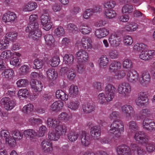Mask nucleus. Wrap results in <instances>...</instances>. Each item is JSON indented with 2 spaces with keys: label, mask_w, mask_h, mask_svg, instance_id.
<instances>
[{
  "label": "nucleus",
  "mask_w": 155,
  "mask_h": 155,
  "mask_svg": "<svg viewBox=\"0 0 155 155\" xmlns=\"http://www.w3.org/2000/svg\"><path fill=\"white\" fill-rule=\"evenodd\" d=\"M37 18V15H31L29 18V24L25 28V31L29 32V37L34 40H36L41 38L42 34L39 28V24L36 22Z\"/></svg>",
  "instance_id": "1"
},
{
  "label": "nucleus",
  "mask_w": 155,
  "mask_h": 155,
  "mask_svg": "<svg viewBox=\"0 0 155 155\" xmlns=\"http://www.w3.org/2000/svg\"><path fill=\"white\" fill-rule=\"evenodd\" d=\"M118 94L124 98L128 97L132 91L130 84L127 82H124L119 84L117 87Z\"/></svg>",
  "instance_id": "2"
},
{
  "label": "nucleus",
  "mask_w": 155,
  "mask_h": 155,
  "mask_svg": "<svg viewBox=\"0 0 155 155\" xmlns=\"http://www.w3.org/2000/svg\"><path fill=\"white\" fill-rule=\"evenodd\" d=\"M2 19L3 21L5 23L15 24L17 21L16 14L10 11L5 13L2 15Z\"/></svg>",
  "instance_id": "3"
},
{
  "label": "nucleus",
  "mask_w": 155,
  "mask_h": 155,
  "mask_svg": "<svg viewBox=\"0 0 155 155\" xmlns=\"http://www.w3.org/2000/svg\"><path fill=\"white\" fill-rule=\"evenodd\" d=\"M0 104L8 111L11 110L16 105L15 101L11 100L8 97L3 98L0 101Z\"/></svg>",
  "instance_id": "4"
},
{
  "label": "nucleus",
  "mask_w": 155,
  "mask_h": 155,
  "mask_svg": "<svg viewBox=\"0 0 155 155\" xmlns=\"http://www.w3.org/2000/svg\"><path fill=\"white\" fill-rule=\"evenodd\" d=\"M116 91V88L113 84L109 83L105 87V95H107L108 101L112 100L114 98Z\"/></svg>",
  "instance_id": "5"
},
{
  "label": "nucleus",
  "mask_w": 155,
  "mask_h": 155,
  "mask_svg": "<svg viewBox=\"0 0 155 155\" xmlns=\"http://www.w3.org/2000/svg\"><path fill=\"white\" fill-rule=\"evenodd\" d=\"M117 32H114L111 34L109 37L108 41L110 45L114 47H117L120 44L121 40Z\"/></svg>",
  "instance_id": "6"
},
{
  "label": "nucleus",
  "mask_w": 155,
  "mask_h": 155,
  "mask_svg": "<svg viewBox=\"0 0 155 155\" xmlns=\"http://www.w3.org/2000/svg\"><path fill=\"white\" fill-rule=\"evenodd\" d=\"M40 20L44 29L46 31L49 30L52 26V24L48 15L43 14Z\"/></svg>",
  "instance_id": "7"
},
{
  "label": "nucleus",
  "mask_w": 155,
  "mask_h": 155,
  "mask_svg": "<svg viewBox=\"0 0 155 155\" xmlns=\"http://www.w3.org/2000/svg\"><path fill=\"white\" fill-rule=\"evenodd\" d=\"M126 76L127 81L131 83H135L138 81L139 74L135 70L128 71Z\"/></svg>",
  "instance_id": "8"
},
{
  "label": "nucleus",
  "mask_w": 155,
  "mask_h": 155,
  "mask_svg": "<svg viewBox=\"0 0 155 155\" xmlns=\"http://www.w3.org/2000/svg\"><path fill=\"white\" fill-rule=\"evenodd\" d=\"M76 58L78 62L85 63L88 59V54L86 51L83 49L79 50L76 54Z\"/></svg>",
  "instance_id": "9"
},
{
  "label": "nucleus",
  "mask_w": 155,
  "mask_h": 155,
  "mask_svg": "<svg viewBox=\"0 0 155 155\" xmlns=\"http://www.w3.org/2000/svg\"><path fill=\"white\" fill-rule=\"evenodd\" d=\"M117 155H131L130 149L125 144H121L117 146L116 149Z\"/></svg>",
  "instance_id": "10"
},
{
  "label": "nucleus",
  "mask_w": 155,
  "mask_h": 155,
  "mask_svg": "<svg viewBox=\"0 0 155 155\" xmlns=\"http://www.w3.org/2000/svg\"><path fill=\"white\" fill-rule=\"evenodd\" d=\"M150 74L149 72L145 70L141 73L140 77L138 79V81L142 85H146L150 82Z\"/></svg>",
  "instance_id": "11"
},
{
  "label": "nucleus",
  "mask_w": 155,
  "mask_h": 155,
  "mask_svg": "<svg viewBox=\"0 0 155 155\" xmlns=\"http://www.w3.org/2000/svg\"><path fill=\"white\" fill-rule=\"evenodd\" d=\"M122 113L125 114L127 118H130L135 114V112L133 107L129 104H125L121 108Z\"/></svg>",
  "instance_id": "12"
},
{
  "label": "nucleus",
  "mask_w": 155,
  "mask_h": 155,
  "mask_svg": "<svg viewBox=\"0 0 155 155\" xmlns=\"http://www.w3.org/2000/svg\"><path fill=\"white\" fill-rule=\"evenodd\" d=\"M11 147H13L16 144V141L21 139L23 137V133L18 130H12L11 132Z\"/></svg>",
  "instance_id": "13"
},
{
  "label": "nucleus",
  "mask_w": 155,
  "mask_h": 155,
  "mask_svg": "<svg viewBox=\"0 0 155 155\" xmlns=\"http://www.w3.org/2000/svg\"><path fill=\"white\" fill-rule=\"evenodd\" d=\"M134 138L136 141L141 144L146 143L148 140V137L143 131L137 132L135 134Z\"/></svg>",
  "instance_id": "14"
},
{
  "label": "nucleus",
  "mask_w": 155,
  "mask_h": 155,
  "mask_svg": "<svg viewBox=\"0 0 155 155\" xmlns=\"http://www.w3.org/2000/svg\"><path fill=\"white\" fill-rule=\"evenodd\" d=\"M81 43L83 48L85 49H91L92 48V41L90 37L86 36L83 37Z\"/></svg>",
  "instance_id": "15"
},
{
  "label": "nucleus",
  "mask_w": 155,
  "mask_h": 155,
  "mask_svg": "<svg viewBox=\"0 0 155 155\" xmlns=\"http://www.w3.org/2000/svg\"><path fill=\"white\" fill-rule=\"evenodd\" d=\"M109 33L110 31L108 28L104 27L96 30L95 34L97 38L101 39L107 36Z\"/></svg>",
  "instance_id": "16"
},
{
  "label": "nucleus",
  "mask_w": 155,
  "mask_h": 155,
  "mask_svg": "<svg viewBox=\"0 0 155 155\" xmlns=\"http://www.w3.org/2000/svg\"><path fill=\"white\" fill-rule=\"evenodd\" d=\"M143 128L149 131L155 130V123L150 120L144 119L143 122Z\"/></svg>",
  "instance_id": "17"
},
{
  "label": "nucleus",
  "mask_w": 155,
  "mask_h": 155,
  "mask_svg": "<svg viewBox=\"0 0 155 155\" xmlns=\"http://www.w3.org/2000/svg\"><path fill=\"white\" fill-rule=\"evenodd\" d=\"M0 137L2 139L5 140L6 143H8L11 147V136L10 133L8 130L3 129L1 130Z\"/></svg>",
  "instance_id": "18"
},
{
  "label": "nucleus",
  "mask_w": 155,
  "mask_h": 155,
  "mask_svg": "<svg viewBox=\"0 0 155 155\" xmlns=\"http://www.w3.org/2000/svg\"><path fill=\"white\" fill-rule=\"evenodd\" d=\"M79 30L83 35L89 34L92 31L91 27L88 24L84 23H81L80 25Z\"/></svg>",
  "instance_id": "19"
},
{
  "label": "nucleus",
  "mask_w": 155,
  "mask_h": 155,
  "mask_svg": "<svg viewBox=\"0 0 155 155\" xmlns=\"http://www.w3.org/2000/svg\"><path fill=\"white\" fill-rule=\"evenodd\" d=\"M73 69H69L66 67H63L61 69V71L63 73H66L67 78L70 80H73L76 76V73L73 71Z\"/></svg>",
  "instance_id": "20"
},
{
  "label": "nucleus",
  "mask_w": 155,
  "mask_h": 155,
  "mask_svg": "<svg viewBox=\"0 0 155 155\" xmlns=\"http://www.w3.org/2000/svg\"><path fill=\"white\" fill-rule=\"evenodd\" d=\"M41 146L45 152L51 153L53 150L52 144L48 140H44L41 143Z\"/></svg>",
  "instance_id": "21"
},
{
  "label": "nucleus",
  "mask_w": 155,
  "mask_h": 155,
  "mask_svg": "<svg viewBox=\"0 0 155 155\" xmlns=\"http://www.w3.org/2000/svg\"><path fill=\"white\" fill-rule=\"evenodd\" d=\"M37 7V3L35 2H30L25 4L22 8V10L25 12H31Z\"/></svg>",
  "instance_id": "22"
},
{
  "label": "nucleus",
  "mask_w": 155,
  "mask_h": 155,
  "mask_svg": "<svg viewBox=\"0 0 155 155\" xmlns=\"http://www.w3.org/2000/svg\"><path fill=\"white\" fill-rule=\"evenodd\" d=\"M31 87L35 91L40 92L42 89L43 85L42 83L37 80H32L30 83Z\"/></svg>",
  "instance_id": "23"
},
{
  "label": "nucleus",
  "mask_w": 155,
  "mask_h": 155,
  "mask_svg": "<svg viewBox=\"0 0 155 155\" xmlns=\"http://www.w3.org/2000/svg\"><path fill=\"white\" fill-rule=\"evenodd\" d=\"M123 122L119 120H115L110 126V129L109 131L116 129H122L124 128Z\"/></svg>",
  "instance_id": "24"
},
{
  "label": "nucleus",
  "mask_w": 155,
  "mask_h": 155,
  "mask_svg": "<svg viewBox=\"0 0 155 155\" xmlns=\"http://www.w3.org/2000/svg\"><path fill=\"white\" fill-rule=\"evenodd\" d=\"M138 26V25L134 22L127 23L124 26L123 29L124 31L132 32L137 29Z\"/></svg>",
  "instance_id": "25"
},
{
  "label": "nucleus",
  "mask_w": 155,
  "mask_h": 155,
  "mask_svg": "<svg viewBox=\"0 0 155 155\" xmlns=\"http://www.w3.org/2000/svg\"><path fill=\"white\" fill-rule=\"evenodd\" d=\"M100 128L97 126H94L91 128L90 134L91 136L94 140H97L101 134Z\"/></svg>",
  "instance_id": "26"
},
{
  "label": "nucleus",
  "mask_w": 155,
  "mask_h": 155,
  "mask_svg": "<svg viewBox=\"0 0 155 155\" xmlns=\"http://www.w3.org/2000/svg\"><path fill=\"white\" fill-rule=\"evenodd\" d=\"M83 111L86 114H89L94 111L95 106L92 103L84 104L82 106Z\"/></svg>",
  "instance_id": "27"
},
{
  "label": "nucleus",
  "mask_w": 155,
  "mask_h": 155,
  "mask_svg": "<svg viewBox=\"0 0 155 155\" xmlns=\"http://www.w3.org/2000/svg\"><path fill=\"white\" fill-rule=\"evenodd\" d=\"M55 95L57 98L63 101H67L68 99V95L61 90H57L55 92Z\"/></svg>",
  "instance_id": "28"
},
{
  "label": "nucleus",
  "mask_w": 155,
  "mask_h": 155,
  "mask_svg": "<svg viewBox=\"0 0 155 155\" xmlns=\"http://www.w3.org/2000/svg\"><path fill=\"white\" fill-rule=\"evenodd\" d=\"M81 144L84 146H87L90 144V140L88 134L85 131H82L80 135Z\"/></svg>",
  "instance_id": "29"
},
{
  "label": "nucleus",
  "mask_w": 155,
  "mask_h": 155,
  "mask_svg": "<svg viewBox=\"0 0 155 155\" xmlns=\"http://www.w3.org/2000/svg\"><path fill=\"white\" fill-rule=\"evenodd\" d=\"M80 106V102L78 100H72L69 102L67 104L68 107L74 111H76L77 110Z\"/></svg>",
  "instance_id": "30"
},
{
  "label": "nucleus",
  "mask_w": 155,
  "mask_h": 155,
  "mask_svg": "<svg viewBox=\"0 0 155 155\" xmlns=\"http://www.w3.org/2000/svg\"><path fill=\"white\" fill-rule=\"evenodd\" d=\"M47 78L50 80H55L58 76L57 71L52 68L49 69L46 72Z\"/></svg>",
  "instance_id": "31"
},
{
  "label": "nucleus",
  "mask_w": 155,
  "mask_h": 155,
  "mask_svg": "<svg viewBox=\"0 0 155 155\" xmlns=\"http://www.w3.org/2000/svg\"><path fill=\"white\" fill-rule=\"evenodd\" d=\"M147 48L148 46L146 45L143 43H137L134 45L133 49L134 52H139Z\"/></svg>",
  "instance_id": "32"
},
{
  "label": "nucleus",
  "mask_w": 155,
  "mask_h": 155,
  "mask_svg": "<svg viewBox=\"0 0 155 155\" xmlns=\"http://www.w3.org/2000/svg\"><path fill=\"white\" fill-rule=\"evenodd\" d=\"M14 71L11 69H5L2 72V75L4 78L8 80L12 78L14 76Z\"/></svg>",
  "instance_id": "33"
},
{
  "label": "nucleus",
  "mask_w": 155,
  "mask_h": 155,
  "mask_svg": "<svg viewBox=\"0 0 155 155\" xmlns=\"http://www.w3.org/2000/svg\"><path fill=\"white\" fill-rule=\"evenodd\" d=\"M131 149L134 151H136L138 155H145L146 153L144 149L135 144H133L131 145Z\"/></svg>",
  "instance_id": "34"
},
{
  "label": "nucleus",
  "mask_w": 155,
  "mask_h": 155,
  "mask_svg": "<svg viewBox=\"0 0 155 155\" xmlns=\"http://www.w3.org/2000/svg\"><path fill=\"white\" fill-rule=\"evenodd\" d=\"M68 92L71 97H77L79 93L78 86L74 84L71 85L69 87Z\"/></svg>",
  "instance_id": "35"
},
{
  "label": "nucleus",
  "mask_w": 155,
  "mask_h": 155,
  "mask_svg": "<svg viewBox=\"0 0 155 155\" xmlns=\"http://www.w3.org/2000/svg\"><path fill=\"white\" fill-rule=\"evenodd\" d=\"M74 59L73 55L66 54L63 57V62L64 64L70 66L74 63Z\"/></svg>",
  "instance_id": "36"
},
{
  "label": "nucleus",
  "mask_w": 155,
  "mask_h": 155,
  "mask_svg": "<svg viewBox=\"0 0 155 155\" xmlns=\"http://www.w3.org/2000/svg\"><path fill=\"white\" fill-rule=\"evenodd\" d=\"M104 13L106 18L109 19L114 18L117 15L116 11L112 9H106L105 10Z\"/></svg>",
  "instance_id": "37"
},
{
  "label": "nucleus",
  "mask_w": 155,
  "mask_h": 155,
  "mask_svg": "<svg viewBox=\"0 0 155 155\" xmlns=\"http://www.w3.org/2000/svg\"><path fill=\"white\" fill-rule=\"evenodd\" d=\"M24 133L25 137L29 138H31V140L32 141H34L33 140L34 137L37 135V133L35 130L31 129L25 130Z\"/></svg>",
  "instance_id": "38"
},
{
  "label": "nucleus",
  "mask_w": 155,
  "mask_h": 155,
  "mask_svg": "<svg viewBox=\"0 0 155 155\" xmlns=\"http://www.w3.org/2000/svg\"><path fill=\"white\" fill-rule=\"evenodd\" d=\"M63 103L61 101H57L53 103L50 107L52 111L59 110L63 107Z\"/></svg>",
  "instance_id": "39"
},
{
  "label": "nucleus",
  "mask_w": 155,
  "mask_h": 155,
  "mask_svg": "<svg viewBox=\"0 0 155 155\" xmlns=\"http://www.w3.org/2000/svg\"><path fill=\"white\" fill-rule=\"evenodd\" d=\"M99 60V65L101 68H105L109 62V59L106 55L102 56L100 58Z\"/></svg>",
  "instance_id": "40"
},
{
  "label": "nucleus",
  "mask_w": 155,
  "mask_h": 155,
  "mask_svg": "<svg viewBox=\"0 0 155 155\" xmlns=\"http://www.w3.org/2000/svg\"><path fill=\"white\" fill-rule=\"evenodd\" d=\"M56 131H50L48 132V137L49 139L51 140L56 141L58 140L60 138V135L59 133H56Z\"/></svg>",
  "instance_id": "41"
},
{
  "label": "nucleus",
  "mask_w": 155,
  "mask_h": 155,
  "mask_svg": "<svg viewBox=\"0 0 155 155\" xmlns=\"http://www.w3.org/2000/svg\"><path fill=\"white\" fill-rule=\"evenodd\" d=\"M97 101L98 103L101 104H104L107 102H110L112 100L108 101L107 95H105L104 93H100L97 96Z\"/></svg>",
  "instance_id": "42"
},
{
  "label": "nucleus",
  "mask_w": 155,
  "mask_h": 155,
  "mask_svg": "<svg viewBox=\"0 0 155 155\" xmlns=\"http://www.w3.org/2000/svg\"><path fill=\"white\" fill-rule=\"evenodd\" d=\"M123 68L125 69L130 70L132 68L133 65L132 61L129 59H126L123 62Z\"/></svg>",
  "instance_id": "43"
},
{
  "label": "nucleus",
  "mask_w": 155,
  "mask_h": 155,
  "mask_svg": "<svg viewBox=\"0 0 155 155\" xmlns=\"http://www.w3.org/2000/svg\"><path fill=\"white\" fill-rule=\"evenodd\" d=\"M60 62L59 56H56L51 58L49 61L50 65L52 67L57 66Z\"/></svg>",
  "instance_id": "44"
},
{
  "label": "nucleus",
  "mask_w": 155,
  "mask_h": 155,
  "mask_svg": "<svg viewBox=\"0 0 155 155\" xmlns=\"http://www.w3.org/2000/svg\"><path fill=\"white\" fill-rule=\"evenodd\" d=\"M13 55V53L10 50H5L3 51L0 56L1 59L6 60Z\"/></svg>",
  "instance_id": "45"
},
{
  "label": "nucleus",
  "mask_w": 155,
  "mask_h": 155,
  "mask_svg": "<svg viewBox=\"0 0 155 155\" xmlns=\"http://www.w3.org/2000/svg\"><path fill=\"white\" fill-rule=\"evenodd\" d=\"M121 64L119 61H114L110 64L109 66V70L110 72H113L115 69L120 68Z\"/></svg>",
  "instance_id": "46"
},
{
  "label": "nucleus",
  "mask_w": 155,
  "mask_h": 155,
  "mask_svg": "<svg viewBox=\"0 0 155 155\" xmlns=\"http://www.w3.org/2000/svg\"><path fill=\"white\" fill-rule=\"evenodd\" d=\"M116 2L114 0H109L104 2L103 6L105 8L108 9H112L116 5Z\"/></svg>",
  "instance_id": "47"
},
{
  "label": "nucleus",
  "mask_w": 155,
  "mask_h": 155,
  "mask_svg": "<svg viewBox=\"0 0 155 155\" xmlns=\"http://www.w3.org/2000/svg\"><path fill=\"white\" fill-rule=\"evenodd\" d=\"M55 130L59 134V135L64 134L67 131V127L64 124H60L56 127Z\"/></svg>",
  "instance_id": "48"
},
{
  "label": "nucleus",
  "mask_w": 155,
  "mask_h": 155,
  "mask_svg": "<svg viewBox=\"0 0 155 155\" xmlns=\"http://www.w3.org/2000/svg\"><path fill=\"white\" fill-rule=\"evenodd\" d=\"M78 133L74 131H71L67 134L68 139L71 142L75 141L78 139Z\"/></svg>",
  "instance_id": "49"
},
{
  "label": "nucleus",
  "mask_w": 155,
  "mask_h": 155,
  "mask_svg": "<svg viewBox=\"0 0 155 155\" xmlns=\"http://www.w3.org/2000/svg\"><path fill=\"white\" fill-rule=\"evenodd\" d=\"M18 35V33L17 32L13 31L7 33L5 37L7 39L13 42L16 40Z\"/></svg>",
  "instance_id": "50"
},
{
  "label": "nucleus",
  "mask_w": 155,
  "mask_h": 155,
  "mask_svg": "<svg viewBox=\"0 0 155 155\" xmlns=\"http://www.w3.org/2000/svg\"><path fill=\"white\" fill-rule=\"evenodd\" d=\"M72 118L71 116L66 112H63L60 114L58 116L59 120L67 122Z\"/></svg>",
  "instance_id": "51"
},
{
  "label": "nucleus",
  "mask_w": 155,
  "mask_h": 155,
  "mask_svg": "<svg viewBox=\"0 0 155 155\" xmlns=\"http://www.w3.org/2000/svg\"><path fill=\"white\" fill-rule=\"evenodd\" d=\"M124 130V128L122 129H116L111 131H108L109 133L112 134L115 138H119L120 137L121 133Z\"/></svg>",
  "instance_id": "52"
},
{
  "label": "nucleus",
  "mask_w": 155,
  "mask_h": 155,
  "mask_svg": "<svg viewBox=\"0 0 155 155\" xmlns=\"http://www.w3.org/2000/svg\"><path fill=\"white\" fill-rule=\"evenodd\" d=\"M133 9V6L131 5L128 4H126L123 7L122 12L123 14H129L132 12Z\"/></svg>",
  "instance_id": "53"
},
{
  "label": "nucleus",
  "mask_w": 155,
  "mask_h": 155,
  "mask_svg": "<svg viewBox=\"0 0 155 155\" xmlns=\"http://www.w3.org/2000/svg\"><path fill=\"white\" fill-rule=\"evenodd\" d=\"M126 75L124 71L119 70L115 73L114 78L117 80H119L124 78Z\"/></svg>",
  "instance_id": "54"
},
{
  "label": "nucleus",
  "mask_w": 155,
  "mask_h": 155,
  "mask_svg": "<svg viewBox=\"0 0 155 155\" xmlns=\"http://www.w3.org/2000/svg\"><path fill=\"white\" fill-rule=\"evenodd\" d=\"M29 72V68L28 66L26 65L22 66L19 69L18 74L22 76L26 75Z\"/></svg>",
  "instance_id": "55"
},
{
  "label": "nucleus",
  "mask_w": 155,
  "mask_h": 155,
  "mask_svg": "<svg viewBox=\"0 0 155 155\" xmlns=\"http://www.w3.org/2000/svg\"><path fill=\"white\" fill-rule=\"evenodd\" d=\"M93 14L91 8H87L84 12L83 17L84 19L87 20L93 16Z\"/></svg>",
  "instance_id": "56"
},
{
  "label": "nucleus",
  "mask_w": 155,
  "mask_h": 155,
  "mask_svg": "<svg viewBox=\"0 0 155 155\" xmlns=\"http://www.w3.org/2000/svg\"><path fill=\"white\" fill-rule=\"evenodd\" d=\"M33 110V106L31 104H29L23 108L22 111L27 114L30 113Z\"/></svg>",
  "instance_id": "57"
},
{
  "label": "nucleus",
  "mask_w": 155,
  "mask_h": 155,
  "mask_svg": "<svg viewBox=\"0 0 155 155\" xmlns=\"http://www.w3.org/2000/svg\"><path fill=\"white\" fill-rule=\"evenodd\" d=\"M18 87H21L26 86L28 84V81L25 79H21L19 80L16 83Z\"/></svg>",
  "instance_id": "58"
},
{
  "label": "nucleus",
  "mask_w": 155,
  "mask_h": 155,
  "mask_svg": "<svg viewBox=\"0 0 155 155\" xmlns=\"http://www.w3.org/2000/svg\"><path fill=\"white\" fill-rule=\"evenodd\" d=\"M44 39L46 44L49 45H52L54 42V38L52 35L48 34L44 36Z\"/></svg>",
  "instance_id": "59"
},
{
  "label": "nucleus",
  "mask_w": 155,
  "mask_h": 155,
  "mask_svg": "<svg viewBox=\"0 0 155 155\" xmlns=\"http://www.w3.org/2000/svg\"><path fill=\"white\" fill-rule=\"evenodd\" d=\"M34 62L35 68L37 69L41 68L44 64V61L41 59H36Z\"/></svg>",
  "instance_id": "60"
},
{
  "label": "nucleus",
  "mask_w": 155,
  "mask_h": 155,
  "mask_svg": "<svg viewBox=\"0 0 155 155\" xmlns=\"http://www.w3.org/2000/svg\"><path fill=\"white\" fill-rule=\"evenodd\" d=\"M65 34L64 29L61 26H58L54 30V34L58 37L62 36Z\"/></svg>",
  "instance_id": "61"
},
{
  "label": "nucleus",
  "mask_w": 155,
  "mask_h": 155,
  "mask_svg": "<svg viewBox=\"0 0 155 155\" xmlns=\"http://www.w3.org/2000/svg\"><path fill=\"white\" fill-rule=\"evenodd\" d=\"M123 42L125 45L130 46L133 43V40L130 36L126 35L124 37Z\"/></svg>",
  "instance_id": "62"
},
{
  "label": "nucleus",
  "mask_w": 155,
  "mask_h": 155,
  "mask_svg": "<svg viewBox=\"0 0 155 155\" xmlns=\"http://www.w3.org/2000/svg\"><path fill=\"white\" fill-rule=\"evenodd\" d=\"M128 126L130 131L132 132L136 131L138 129V127L135 121H131L130 122Z\"/></svg>",
  "instance_id": "63"
},
{
  "label": "nucleus",
  "mask_w": 155,
  "mask_h": 155,
  "mask_svg": "<svg viewBox=\"0 0 155 155\" xmlns=\"http://www.w3.org/2000/svg\"><path fill=\"white\" fill-rule=\"evenodd\" d=\"M146 149L148 153H153L155 150V143L153 142H149L146 146Z\"/></svg>",
  "instance_id": "64"
}]
</instances>
